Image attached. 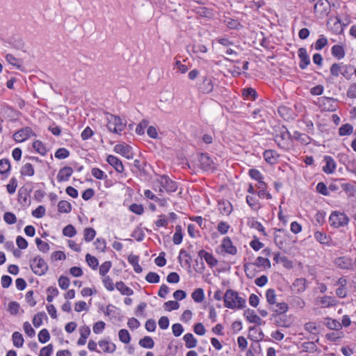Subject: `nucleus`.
Listing matches in <instances>:
<instances>
[{
    "label": "nucleus",
    "instance_id": "1",
    "mask_svg": "<svg viewBox=\"0 0 356 356\" xmlns=\"http://www.w3.org/2000/svg\"><path fill=\"white\" fill-rule=\"evenodd\" d=\"M225 307L232 309H241L245 307L246 300L238 296V293L228 289L224 294Z\"/></svg>",
    "mask_w": 356,
    "mask_h": 356
},
{
    "label": "nucleus",
    "instance_id": "2",
    "mask_svg": "<svg viewBox=\"0 0 356 356\" xmlns=\"http://www.w3.org/2000/svg\"><path fill=\"white\" fill-rule=\"evenodd\" d=\"M153 189L160 195L164 191L172 193L177 191V183L166 175L159 176L153 181Z\"/></svg>",
    "mask_w": 356,
    "mask_h": 356
},
{
    "label": "nucleus",
    "instance_id": "3",
    "mask_svg": "<svg viewBox=\"0 0 356 356\" xmlns=\"http://www.w3.org/2000/svg\"><path fill=\"white\" fill-rule=\"evenodd\" d=\"M353 66L343 63H333L330 67V74L334 77L341 74L346 79L350 80L353 75Z\"/></svg>",
    "mask_w": 356,
    "mask_h": 356
},
{
    "label": "nucleus",
    "instance_id": "4",
    "mask_svg": "<svg viewBox=\"0 0 356 356\" xmlns=\"http://www.w3.org/2000/svg\"><path fill=\"white\" fill-rule=\"evenodd\" d=\"M106 120L108 129L115 134H120L126 127L120 117L112 114H107Z\"/></svg>",
    "mask_w": 356,
    "mask_h": 356
},
{
    "label": "nucleus",
    "instance_id": "5",
    "mask_svg": "<svg viewBox=\"0 0 356 356\" xmlns=\"http://www.w3.org/2000/svg\"><path fill=\"white\" fill-rule=\"evenodd\" d=\"M30 266L33 272L38 275H43L48 270V265L40 256H37L30 261Z\"/></svg>",
    "mask_w": 356,
    "mask_h": 356
},
{
    "label": "nucleus",
    "instance_id": "6",
    "mask_svg": "<svg viewBox=\"0 0 356 356\" xmlns=\"http://www.w3.org/2000/svg\"><path fill=\"white\" fill-rule=\"evenodd\" d=\"M330 4L327 0H318L314 7V13L317 18L323 19L328 15Z\"/></svg>",
    "mask_w": 356,
    "mask_h": 356
},
{
    "label": "nucleus",
    "instance_id": "7",
    "mask_svg": "<svg viewBox=\"0 0 356 356\" xmlns=\"http://www.w3.org/2000/svg\"><path fill=\"white\" fill-rule=\"evenodd\" d=\"M329 221L331 226L337 228L348 225L349 218L343 213L334 211L331 213Z\"/></svg>",
    "mask_w": 356,
    "mask_h": 356
},
{
    "label": "nucleus",
    "instance_id": "8",
    "mask_svg": "<svg viewBox=\"0 0 356 356\" xmlns=\"http://www.w3.org/2000/svg\"><path fill=\"white\" fill-rule=\"evenodd\" d=\"M32 136H35L32 129L31 127H26L15 132L13 134V138L17 143H22Z\"/></svg>",
    "mask_w": 356,
    "mask_h": 356
},
{
    "label": "nucleus",
    "instance_id": "9",
    "mask_svg": "<svg viewBox=\"0 0 356 356\" xmlns=\"http://www.w3.org/2000/svg\"><path fill=\"white\" fill-rule=\"evenodd\" d=\"M337 300L335 298L328 296L317 297L315 299V305L321 308H327L336 305Z\"/></svg>",
    "mask_w": 356,
    "mask_h": 356
},
{
    "label": "nucleus",
    "instance_id": "10",
    "mask_svg": "<svg viewBox=\"0 0 356 356\" xmlns=\"http://www.w3.org/2000/svg\"><path fill=\"white\" fill-rule=\"evenodd\" d=\"M334 264L341 269L353 270L354 268V264L352 259L348 257H340L337 258L334 261Z\"/></svg>",
    "mask_w": 356,
    "mask_h": 356
},
{
    "label": "nucleus",
    "instance_id": "11",
    "mask_svg": "<svg viewBox=\"0 0 356 356\" xmlns=\"http://www.w3.org/2000/svg\"><path fill=\"white\" fill-rule=\"evenodd\" d=\"M114 151L126 157L128 159L133 158V152H131V147L126 143L118 144L114 147Z\"/></svg>",
    "mask_w": 356,
    "mask_h": 356
},
{
    "label": "nucleus",
    "instance_id": "12",
    "mask_svg": "<svg viewBox=\"0 0 356 356\" xmlns=\"http://www.w3.org/2000/svg\"><path fill=\"white\" fill-rule=\"evenodd\" d=\"M291 136L288 130L285 129L280 131L275 136V140L281 147H285L288 145V142L290 140Z\"/></svg>",
    "mask_w": 356,
    "mask_h": 356
},
{
    "label": "nucleus",
    "instance_id": "13",
    "mask_svg": "<svg viewBox=\"0 0 356 356\" xmlns=\"http://www.w3.org/2000/svg\"><path fill=\"white\" fill-rule=\"evenodd\" d=\"M199 90L204 94H209L213 90V84L210 78L205 76L199 84Z\"/></svg>",
    "mask_w": 356,
    "mask_h": 356
},
{
    "label": "nucleus",
    "instance_id": "14",
    "mask_svg": "<svg viewBox=\"0 0 356 356\" xmlns=\"http://www.w3.org/2000/svg\"><path fill=\"white\" fill-rule=\"evenodd\" d=\"M298 55L300 60L299 66L302 70H304L310 64V59L307 49L303 47L300 48L298 51Z\"/></svg>",
    "mask_w": 356,
    "mask_h": 356
},
{
    "label": "nucleus",
    "instance_id": "15",
    "mask_svg": "<svg viewBox=\"0 0 356 356\" xmlns=\"http://www.w3.org/2000/svg\"><path fill=\"white\" fill-rule=\"evenodd\" d=\"M251 266H255L258 268H270V260L267 258H264L262 257H258L255 259L254 263L245 264L244 266L245 270L247 271L248 268Z\"/></svg>",
    "mask_w": 356,
    "mask_h": 356
},
{
    "label": "nucleus",
    "instance_id": "16",
    "mask_svg": "<svg viewBox=\"0 0 356 356\" xmlns=\"http://www.w3.org/2000/svg\"><path fill=\"white\" fill-rule=\"evenodd\" d=\"M199 162L204 170H209L213 168V160L207 154L202 153L199 156Z\"/></svg>",
    "mask_w": 356,
    "mask_h": 356
},
{
    "label": "nucleus",
    "instance_id": "17",
    "mask_svg": "<svg viewBox=\"0 0 356 356\" xmlns=\"http://www.w3.org/2000/svg\"><path fill=\"white\" fill-rule=\"evenodd\" d=\"M221 248L227 254L234 255L237 252L236 248L233 245V243L229 237H225L223 238Z\"/></svg>",
    "mask_w": 356,
    "mask_h": 356
},
{
    "label": "nucleus",
    "instance_id": "18",
    "mask_svg": "<svg viewBox=\"0 0 356 356\" xmlns=\"http://www.w3.org/2000/svg\"><path fill=\"white\" fill-rule=\"evenodd\" d=\"M198 256L200 258L204 259L207 264L211 267H213L218 264V260L213 256V254L204 250H200L198 252Z\"/></svg>",
    "mask_w": 356,
    "mask_h": 356
},
{
    "label": "nucleus",
    "instance_id": "19",
    "mask_svg": "<svg viewBox=\"0 0 356 356\" xmlns=\"http://www.w3.org/2000/svg\"><path fill=\"white\" fill-rule=\"evenodd\" d=\"M324 161H325V165L323 167V172L328 175L332 174L337 167L335 161L330 156H325Z\"/></svg>",
    "mask_w": 356,
    "mask_h": 356
},
{
    "label": "nucleus",
    "instance_id": "20",
    "mask_svg": "<svg viewBox=\"0 0 356 356\" xmlns=\"http://www.w3.org/2000/svg\"><path fill=\"white\" fill-rule=\"evenodd\" d=\"M98 344L102 351L106 353H113L116 350L115 344L106 339L100 340Z\"/></svg>",
    "mask_w": 356,
    "mask_h": 356
},
{
    "label": "nucleus",
    "instance_id": "21",
    "mask_svg": "<svg viewBox=\"0 0 356 356\" xmlns=\"http://www.w3.org/2000/svg\"><path fill=\"white\" fill-rule=\"evenodd\" d=\"M73 173V170L71 167L65 166L61 168L58 175H57V180L59 182L65 181L68 180V179L71 177Z\"/></svg>",
    "mask_w": 356,
    "mask_h": 356
},
{
    "label": "nucleus",
    "instance_id": "22",
    "mask_svg": "<svg viewBox=\"0 0 356 356\" xmlns=\"http://www.w3.org/2000/svg\"><path fill=\"white\" fill-rule=\"evenodd\" d=\"M106 161L112 165L118 172H122L124 171V166L122 161L116 156L109 155L106 159Z\"/></svg>",
    "mask_w": 356,
    "mask_h": 356
},
{
    "label": "nucleus",
    "instance_id": "23",
    "mask_svg": "<svg viewBox=\"0 0 356 356\" xmlns=\"http://www.w3.org/2000/svg\"><path fill=\"white\" fill-rule=\"evenodd\" d=\"M279 154L275 150L268 149L264 152V158L269 164H275L277 162Z\"/></svg>",
    "mask_w": 356,
    "mask_h": 356
},
{
    "label": "nucleus",
    "instance_id": "24",
    "mask_svg": "<svg viewBox=\"0 0 356 356\" xmlns=\"http://www.w3.org/2000/svg\"><path fill=\"white\" fill-rule=\"evenodd\" d=\"M244 316L250 323L260 325L261 323V318L257 316L254 310L248 309L244 312Z\"/></svg>",
    "mask_w": 356,
    "mask_h": 356
},
{
    "label": "nucleus",
    "instance_id": "25",
    "mask_svg": "<svg viewBox=\"0 0 356 356\" xmlns=\"http://www.w3.org/2000/svg\"><path fill=\"white\" fill-rule=\"evenodd\" d=\"M291 138L296 140L300 141L303 145H308L312 141L311 138L308 135L300 133L298 131L293 132Z\"/></svg>",
    "mask_w": 356,
    "mask_h": 356
},
{
    "label": "nucleus",
    "instance_id": "26",
    "mask_svg": "<svg viewBox=\"0 0 356 356\" xmlns=\"http://www.w3.org/2000/svg\"><path fill=\"white\" fill-rule=\"evenodd\" d=\"M218 210L221 214L228 216L232 211V206L227 201H222L218 204Z\"/></svg>",
    "mask_w": 356,
    "mask_h": 356
},
{
    "label": "nucleus",
    "instance_id": "27",
    "mask_svg": "<svg viewBox=\"0 0 356 356\" xmlns=\"http://www.w3.org/2000/svg\"><path fill=\"white\" fill-rule=\"evenodd\" d=\"M81 337L79 339L77 343L79 346H83L86 343V339L90 334V330L89 327L85 326L80 329Z\"/></svg>",
    "mask_w": 356,
    "mask_h": 356
},
{
    "label": "nucleus",
    "instance_id": "28",
    "mask_svg": "<svg viewBox=\"0 0 356 356\" xmlns=\"http://www.w3.org/2000/svg\"><path fill=\"white\" fill-rule=\"evenodd\" d=\"M271 309L275 314L282 315L286 313L289 309V306L286 302H279L271 307Z\"/></svg>",
    "mask_w": 356,
    "mask_h": 356
},
{
    "label": "nucleus",
    "instance_id": "29",
    "mask_svg": "<svg viewBox=\"0 0 356 356\" xmlns=\"http://www.w3.org/2000/svg\"><path fill=\"white\" fill-rule=\"evenodd\" d=\"M72 211L71 204L66 200H60L58 203V211L59 213H69Z\"/></svg>",
    "mask_w": 356,
    "mask_h": 356
},
{
    "label": "nucleus",
    "instance_id": "30",
    "mask_svg": "<svg viewBox=\"0 0 356 356\" xmlns=\"http://www.w3.org/2000/svg\"><path fill=\"white\" fill-rule=\"evenodd\" d=\"M325 325L330 330H339L341 329V324L339 321L331 318H326Z\"/></svg>",
    "mask_w": 356,
    "mask_h": 356
},
{
    "label": "nucleus",
    "instance_id": "31",
    "mask_svg": "<svg viewBox=\"0 0 356 356\" xmlns=\"http://www.w3.org/2000/svg\"><path fill=\"white\" fill-rule=\"evenodd\" d=\"M116 289L122 294L127 296H131L134 293L131 289L127 286L123 282H118L115 284Z\"/></svg>",
    "mask_w": 356,
    "mask_h": 356
},
{
    "label": "nucleus",
    "instance_id": "32",
    "mask_svg": "<svg viewBox=\"0 0 356 356\" xmlns=\"http://www.w3.org/2000/svg\"><path fill=\"white\" fill-rule=\"evenodd\" d=\"M184 341L186 343V347L187 348H195L197 345V340L191 333H187L184 336Z\"/></svg>",
    "mask_w": 356,
    "mask_h": 356
},
{
    "label": "nucleus",
    "instance_id": "33",
    "mask_svg": "<svg viewBox=\"0 0 356 356\" xmlns=\"http://www.w3.org/2000/svg\"><path fill=\"white\" fill-rule=\"evenodd\" d=\"M332 54L338 59H342L345 56V51L342 46L335 44L332 47Z\"/></svg>",
    "mask_w": 356,
    "mask_h": 356
},
{
    "label": "nucleus",
    "instance_id": "34",
    "mask_svg": "<svg viewBox=\"0 0 356 356\" xmlns=\"http://www.w3.org/2000/svg\"><path fill=\"white\" fill-rule=\"evenodd\" d=\"M353 132V127L348 123L343 124L339 129V135L340 136H350Z\"/></svg>",
    "mask_w": 356,
    "mask_h": 356
},
{
    "label": "nucleus",
    "instance_id": "35",
    "mask_svg": "<svg viewBox=\"0 0 356 356\" xmlns=\"http://www.w3.org/2000/svg\"><path fill=\"white\" fill-rule=\"evenodd\" d=\"M13 345L17 348H21L24 344V338L19 332H15L12 336Z\"/></svg>",
    "mask_w": 356,
    "mask_h": 356
},
{
    "label": "nucleus",
    "instance_id": "36",
    "mask_svg": "<svg viewBox=\"0 0 356 356\" xmlns=\"http://www.w3.org/2000/svg\"><path fill=\"white\" fill-rule=\"evenodd\" d=\"M314 238L321 244L329 245L330 238L327 236L325 233L321 232H316L314 233Z\"/></svg>",
    "mask_w": 356,
    "mask_h": 356
},
{
    "label": "nucleus",
    "instance_id": "37",
    "mask_svg": "<svg viewBox=\"0 0 356 356\" xmlns=\"http://www.w3.org/2000/svg\"><path fill=\"white\" fill-rule=\"evenodd\" d=\"M179 259L180 263L181 262V260L183 259L184 264L185 266H187L188 268L191 266V257L190 254L185 250H181L179 256Z\"/></svg>",
    "mask_w": 356,
    "mask_h": 356
},
{
    "label": "nucleus",
    "instance_id": "38",
    "mask_svg": "<svg viewBox=\"0 0 356 356\" xmlns=\"http://www.w3.org/2000/svg\"><path fill=\"white\" fill-rule=\"evenodd\" d=\"M191 296L195 302L198 303L202 302L204 299V293L203 289L201 288L196 289L192 293Z\"/></svg>",
    "mask_w": 356,
    "mask_h": 356
},
{
    "label": "nucleus",
    "instance_id": "39",
    "mask_svg": "<svg viewBox=\"0 0 356 356\" xmlns=\"http://www.w3.org/2000/svg\"><path fill=\"white\" fill-rule=\"evenodd\" d=\"M20 173L22 176H33L35 173L33 166L29 163L24 164L21 169Z\"/></svg>",
    "mask_w": 356,
    "mask_h": 356
},
{
    "label": "nucleus",
    "instance_id": "40",
    "mask_svg": "<svg viewBox=\"0 0 356 356\" xmlns=\"http://www.w3.org/2000/svg\"><path fill=\"white\" fill-rule=\"evenodd\" d=\"M267 302L272 307L276 304V293L274 289H269L266 292Z\"/></svg>",
    "mask_w": 356,
    "mask_h": 356
},
{
    "label": "nucleus",
    "instance_id": "41",
    "mask_svg": "<svg viewBox=\"0 0 356 356\" xmlns=\"http://www.w3.org/2000/svg\"><path fill=\"white\" fill-rule=\"evenodd\" d=\"M139 345L143 348H152L154 346V342L150 337H145L139 341Z\"/></svg>",
    "mask_w": 356,
    "mask_h": 356
},
{
    "label": "nucleus",
    "instance_id": "42",
    "mask_svg": "<svg viewBox=\"0 0 356 356\" xmlns=\"http://www.w3.org/2000/svg\"><path fill=\"white\" fill-rule=\"evenodd\" d=\"M271 320L274 321V323L277 326H280V327H286V321L282 315L273 314L272 317H271Z\"/></svg>",
    "mask_w": 356,
    "mask_h": 356
},
{
    "label": "nucleus",
    "instance_id": "43",
    "mask_svg": "<svg viewBox=\"0 0 356 356\" xmlns=\"http://www.w3.org/2000/svg\"><path fill=\"white\" fill-rule=\"evenodd\" d=\"M35 241L40 251L42 252H47L49 250L50 246L47 242L42 241L39 238H36Z\"/></svg>",
    "mask_w": 356,
    "mask_h": 356
},
{
    "label": "nucleus",
    "instance_id": "44",
    "mask_svg": "<svg viewBox=\"0 0 356 356\" xmlns=\"http://www.w3.org/2000/svg\"><path fill=\"white\" fill-rule=\"evenodd\" d=\"M6 60L12 65L17 67V68L20 69L22 67V60L15 58L12 54H7L6 56Z\"/></svg>",
    "mask_w": 356,
    "mask_h": 356
},
{
    "label": "nucleus",
    "instance_id": "45",
    "mask_svg": "<svg viewBox=\"0 0 356 356\" xmlns=\"http://www.w3.org/2000/svg\"><path fill=\"white\" fill-rule=\"evenodd\" d=\"M84 239L87 242L92 241L96 235V232L93 228H86L83 231Z\"/></svg>",
    "mask_w": 356,
    "mask_h": 356
},
{
    "label": "nucleus",
    "instance_id": "46",
    "mask_svg": "<svg viewBox=\"0 0 356 356\" xmlns=\"http://www.w3.org/2000/svg\"><path fill=\"white\" fill-rule=\"evenodd\" d=\"M33 149L40 154L44 155L47 152L46 147L43 143L40 140H35L33 143Z\"/></svg>",
    "mask_w": 356,
    "mask_h": 356
},
{
    "label": "nucleus",
    "instance_id": "47",
    "mask_svg": "<svg viewBox=\"0 0 356 356\" xmlns=\"http://www.w3.org/2000/svg\"><path fill=\"white\" fill-rule=\"evenodd\" d=\"M175 233L173 235L172 241L176 245L180 244L182 241L183 235L181 234V227L179 225L176 226Z\"/></svg>",
    "mask_w": 356,
    "mask_h": 356
},
{
    "label": "nucleus",
    "instance_id": "48",
    "mask_svg": "<svg viewBox=\"0 0 356 356\" xmlns=\"http://www.w3.org/2000/svg\"><path fill=\"white\" fill-rule=\"evenodd\" d=\"M246 202L254 210L259 209L258 199L254 196L248 195L246 197Z\"/></svg>",
    "mask_w": 356,
    "mask_h": 356
},
{
    "label": "nucleus",
    "instance_id": "49",
    "mask_svg": "<svg viewBox=\"0 0 356 356\" xmlns=\"http://www.w3.org/2000/svg\"><path fill=\"white\" fill-rule=\"evenodd\" d=\"M86 260L90 267L92 269H97L99 265V261L96 257L90 254H87L86 255Z\"/></svg>",
    "mask_w": 356,
    "mask_h": 356
},
{
    "label": "nucleus",
    "instance_id": "50",
    "mask_svg": "<svg viewBox=\"0 0 356 356\" xmlns=\"http://www.w3.org/2000/svg\"><path fill=\"white\" fill-rule=\"evenodd\" d=\"M120 340L124 343H129L131 340L129 332L125 329H122L118 333Z\"/></svg>",
    "mask_w": 356,
    "mask_h": 356
},
{
    "label": "nucleus",
    "instance_id": "51",
    "mask_svg": "<svg viewBox=\"0 0 356 356\" xmlns=\"http://www.w3.org/2000/svg\"><path fill=\"white\" fill-rule=\"evenodd\" d=\"M3 220L8 225H13L17 222V217L13 213L7 211L3 214Z\"/></svg>",
    "mask_w": 356,
    "mask_h": 356
},
{
    "label": "nucleus",
    "instance_id": "52",
    "mask_svg": "<svg viewBox=\"0 0 356 356\" xmlns=\"http://www.w3.org/2000/svg\"><path fill=\"white\" fill-rule=\"evenodd\" d=\"M10 164L8 159L0 160V173L6 174L10 171Z\"/></svg>",
    "mask_w": 356,
    "mask_h": 356
},
{
    "label": "nucleus",
    "instance_id": "53",
    "mask_svg": "<svg viewBox=\"0 0 356 356\" xmlns=\"http://www.w3.org/2000/svg\"><path fill=\"white\" fill-rule=\"evenodd\" d=\"M76 234L74 227L72 225L65 226L63 229V234L65 236L73 237Z\"/></svg>",
    "mask_w": 356,
    "mask_h": 356
},
{
    "label": "nucleus",
    "instance_id": "54",
    "mask_svg": "<svg viewBox=\"0 0 356 356\" xmlns=\"http://www.w3.org/2000/svg\"><path fill=\"white\" fill-rule=\"evenodd\" d=\"M50 339V334L47 329H42L38 334V340L40 343H44Z\"/></svg>",
    "mask_w": 356,
    "mask_h": 356
},
{
    "label": "nucleus",
    "instance_id": "55",
    "mask_svg": "<svg viewBox=\"0 0 356 356\" xmlns=\"http://www.w3.org/2000/svg\"><path fill=\"white\" fill-rule=\"evenodd\" d=\"M46 316L43 312H39L35 314L33 318V324L35 327H38L42 324L43 318Z\"/></svg>",
    "mask_w": 356,
    "mask_h": 356
},
{
    "label": "nucleus",
    "instance_id": "56",
    "mask_svg": "<svg viewBox=\"0 0 356 356\" xmlns=\"http://www.w3.org/2000/svg\"><path fill=\"white\" fill-rule=\"evenodd\" d=\"M112 266L110 261L104 262L99 267V274L102 276H106V273L109 271Z\"/></svg>",
    "mask_w": 356,
    "mask_h": 356
},
{
    "label": "nucleus",
    "instance_id": "57",
    "mask_svg": "<svg viewBox=\"0 0 356 356\" xmlns=\"http://www.w3.org/2000/svg\"><path fill=\"white\" fill-rule=\"evenodd\" d=\"M17 187V181L15 177L10 179L9 184L6 185L8 193L13 194Z\"/></svg>",
    "mask_w": 356,
    "mask_h": 356
},
{
    "label": "nucleus",
    "instance_id": "58",
    "mask_svg": "<svg viewBox=\"0 0 356 356\" xmlns=\"http://www.w3.org/2000/svg\"><path fill=\"white\" fill-rule=\"evenodd\" d=\"M70 152L65 148H59L55 153V157L58 159H63L68 157Z\"/></svg>",
    "mask_w": 356,
    "mask_h": 356
},
{
    "label": "nucleus",
    "instance_id": "59",
    "mask_svg": "<svg viewBox=\"0 0 356 356\" xmlns=\"http://www.w3.org/2000/svg\"><path fill=\"white\" fill-rule=\"evenodd\" d=\"M327 44V40L323 35H321L320 38L316 40L315 43V49L316 50H321L325 47Z\"/></svg>",
    "mask_w": 356,
    "mask_h": 356
},
{
    "label": "nucleus",
    "instance_id": "60",
    "mask_svg": "<svg viewBox=\"0 0 356 356\" xmlns=\"http://www.w3.org/2000/svg\"><path fill=\"white\" fill-rule=\"evenodd\" d=\"M179 307V304L177 301L170 300L164 303V308L168 312L177 309Z\"/></svg>",
    "mask_w": 356,
    "mask_h": 356
},
{
    "label": "nucleus",
    "instance_id": "61",
    "mask_svg": "<svg viewBox=\"0 0 356 356\" xmlns=\"http://www.w3.org/2000/svg\"><path fill=\"white\" fill-rule=\"evenodd\" d=\"M91 173L94 177L98 179H104L107 177L104 171L97 168H92Z\"/></svg>",
    "mask_w": 356,
    "mask_h": 356
},
{
    "label": "nucleus",
    "instance_id": "62",
    "mask_svg": "<svg viewBox=\"0 0 356 356\" xmlns=\"http://www.w3.org/2000/svg\"><path fill=\"white\" fill-rule=\"evenodd\" d=\"M45 211L44 207L40 205L32 211V215L35 218H41L45 215Z\"/></svg>",
    "mask_w": 356,
    "mask_h": 356
},
{
    "label": "nucleus",
    "instance_id": "63",
    "mask_svg": "<svg viewBox=\"0 0 356 356\" xmlns=\"http://www.w3.org/2000/svg\"><path fill=\"white\" fill-rule=\"evenodd\" d=\"M347 97L350 99L356 98V83H352L347 90Z\"/></svg>",
    "mask_w": 356,
    "mask_h": 356
},
{
    "label": "nucleus",
    "instance_id": "64",
    "mask_svg": "<svg viewBox=\"0 0 356 356\" xmlns=\"http://www.w3.org/2000/svg\"><path fill=\"white\" fill-rule=\"evenodd\" d=\"M53 351V345L49 344L41 348L39 356H51Z\"/></svg>",
    "mask_w": 356,
    "mask_h": 356
}]
</instances>
